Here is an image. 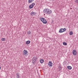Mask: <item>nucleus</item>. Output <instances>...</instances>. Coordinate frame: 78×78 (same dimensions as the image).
Listing matches in <instances>:
<instances>
[{"instance_id": "obj_3", "label": "nucleus", "mask_w": 78, "mask_h": 78, "mask_svg": "<svg viewBox=\"0 0 78 78\" xmlns=\"http://www.w3.org/2000/svg\"><path fill=\"white\" fill-rule=\"evenodd\" d=\"M40 20L43 23H44V24H47V20H46L45 19V18L42 17L40 18Z\"/></svg>"}, {"instance_id": "obj_12", "label": "nucleus", "mask_w": 78, "mask_h": 78, "mask_svg": "<svg viewBox=\"0 0 78 78\" xmlns=\"http://www.w3.org/2000/svg\"><path fill=\"white\" fill-rule=\"evenodd\" d=\"M67 69L69 70H71L72 69V67L70 66H68L67 67Z\"/></svg>"}, {"instance_id": "obj_6", "label": "nucleus", "mask_w": 78, "mask_h": 78, "mask_svg": "<svg viewBox=\"0 0 78 78\" xmlns=\"http://www.w3.org/2000/svg\"><path fill=\"white\" fill-rule=\"evenodd\" d=\"M28 51L26 50H24L23 51V55H25L26 56H27L28 55Z\"/></svg>"}, {"instance_id": "obj_17", "label": "nucleus", "mask_w": 78, "mask_h": 78, "mask_svg": "<svg viewBox=\"0 0 78 78\" xmlns=\"http://www.w3.org/2000/svg\"><path fill=\"white\" fill-rule=\"evenodd\" d=\"M69 34H70V35H73V32H72V31L70 32Z\"/></svg>"}, {"instance_id": "obj_14", "label": "nucleus", "mask_w": 78, "mask_h": 78, "mask_svg": "<svg viewBox=\"0 0 78 78\" xmlns=\"http://www.w3.org/2000/svg\"><path fill=\"white\" fill-rule=\"evenodd\" d=\"M44 60L43 59H41V60H40V62H41V63H43V62H44Z\"/></svg>"}, {"instance_id": "obj_1", "label": "nucleus", "mask_w": 78, "mask_h": 78, "mask_svg": "<svg viewBox=\"0 0 78 78\" xmlns=\"http://www.w3.org/2000/svg\"><path fill=\"white\" fill-rule=\"evenodd\" d=\"M45 14H51L52 12V11L51 10L48 9H46L43 10Z\"/></svg>"}, {"instance_id": "obj_16", "label": "nucleus", "mask_w": 78, "mask_h": 78, "mask_svg": "<svg viewBox=\"0 0 78 78\" xmlns=\"http://www.w3.org/2000/svg\"><path fill=\"white\" fill-rule=\"evenodd\" d=\"M31 31H29L27 32V34H28L29 35H30L31 34Z\"/></svg>"}, {"instance_id": "obj_21", "label": "nucleus", "mask_w": 78, "mask_h": 78, "mask_svg": "<svg viewBox=\"0 0 78 78\" xmlns=\"http://www.w3.org/2000/svg\"><path fill=\"white\" fill-rule=\"evenodd\" d=\"M1 69V67H0V70Z\"/></svg>"}, {"instance_id": "obj_7", "label": "nucleus", "mask_w": 78, "mask_h": 78, "mask_svg": "<svg viewBox=\"0 0 78 78\" xmlns=\"http://www.w3.org/2000/svg\"><path fill=\"white\" fill-rule=\"evenodd\" d=\"M76 51L75 50H74L73 51V54L74 56H76Z\"/></svg>"}, {"instance_id": "obj_18", "label": "nucleus", "mask_w": 78, "mask_h": 78, "mask_svg": "<svg viewBox=\"0 0 78 78\" xmlns=\"http://www.w3.org/2000/svg\"><path fill=\"white\" fill-rule=\"evenodd\" d=\"M58 69H59V70H61V69H62V68L61 67V66H58Z\"/></svg>"}, {"instance_id": "obj_5", "label": "nucleus", "mask_w": 78, "mask_h": 78, "mask_svg": "<svg viewBox=\"0 0 78 78\" xmlns=\"http://www.w3.org/2000/svg\"><path fill=\"white\" fill-rule=\"evenodd\" d=\"M35 5H36V4L34 3H32V4L29 6L30 9H32V8L34 7V6Z\"/></svg>"}, {"instance_id": "obj_9", "label": "nucleus", "mask_w": 78, "mask_h": 78, "mask_svg": "<svg viewBox=\"0 0 78 78\" xmlns=\"http://www.w3.org/2000/svg\"><path fill=\"white\" fill-rule=\"evenodd\" d=\"M36 14V13L33 12H31V13H30V15H31V16H35Z\"/></svg>"}, {"instance_id": "obj_13", "label": "nucleus", "mask_w": 78, "mask_h": 78, "mask_svg": "<svg viewBox=\"0 0 78 78\" xmlns=\"http://www.w3.org/2000/svg\"><path fill=\"white\" fill-rule=\"evenodd\" d=\"M34 0H28V2L29 3H32L33 2H34Z\"/></svg>"}, {"instance_id": "obj_11", "label": "nucleus", "mask_w": 78, "mask_h": 78, "mask_svg": "<svg viewBox=\"0 0 78 78\" xmlns=\"http://www.w3.org/2000/svg\"><path fill=\"white\" fill-rule=\"evenodd\" d=\"M30 41L28 40L26 41V44L27 45H28V44H30Z\"/></svg>"}, {"instance_id": "obj_10", "label": "nucleus", "mask_w": 78, "mask_h": 78, "mask_svg": "<svg viewBox=\"0 0 78 78\" xmlns=\"http://www.w3.org/2000/svg\"><path fill=\"white\" fill-rule=\"evenodd\" d=\"M16 78H20V73H17L16 74Z\"/></svg>"}, {"instance_id": "obj_2", "label": "nucleus", "mask_w": 78, "mask_h": 78, "mask_svg": "<svg viewBox=\"0 0 78 78\" xmlns=\"http://www.w3.org/2000/svg\"><path fill=\"white\" fill-rule=\"evenodd\" d=\"M36 61H37V57H33L32 59V63L33 64H36Z\"/></svg>"}, {"instance_id": "obj_15", "label": "nucleus", "mask_w": 78, "mask_h": 78, "mask_svg": "<svg viewBox=\"0 0 78 78\" xmlns=\"http://www.w3.org/2000/svg\"><path fill=\"white\" fill-rule=\"evenodd\" d=\"M5 40H6V39L4 38H2L1 39V41H5Z\"/></svg>"}, {"instance_id": "obj_8", "label": "nucleus", "mask_w": 78, "mask_h": 78, "mask_svg": "<svg viewBox=\"0 0 78 78\" xmlns=\"http://www.w3.org/2000/svg\"><path fill=\"white\" fill-rule=\"evenodd\" d=\"M53 63L51 61H49L48 63V66L49 67H52L53 66Z\"/></svg>"}, {"instance_id": "obj_19", "label": "nucleus", "mask_w": 78, "mask_h": 78, "mask_svg": "<svg viewBox=\"0 0 78 78\" xmlns=\"http://www.w3.org/2000/svg\"><path fill=\"white\" fill-rule=\"evenodd\" d=\"M63 44L64 45H67V43H66L65 42H64L63 43Z\"/></svg>"}, {"instance_id": "obj_4", "label": "nucleus", "mask_w": 78, "mask_h": 78, "mask_svg": "<svg viewBox=\"0 0 78 78\" xmlns=\"http://www.w3.org/2000/svg\"><path fill=\"white\" fill-rule=\"evenodd\" d=\"M66 31V28H64V29L63 28H61L59 31V32L60 33H63V32H64V31Z\"/></svg>"}, {"instance_id": "obj_20", "label": "nucleus", "mask_w": 78, "mask_h": 78, "mask_svg": "<svg viewBox=\"0 0 78 78\" xmlns=\"http://www.w3.org/2000/svg\"><path fill=\"white\" fill-rule=\"evenodd\" d=\"M75 2L76 3H78V0H75Z\"/></svg>"}]
</instances>
